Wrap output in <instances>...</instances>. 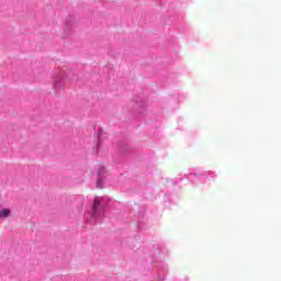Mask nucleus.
<instances>
[{
  "label": "nucleus",
  "instance_id": "f257e3e1",
  "mask_svg": "<svg viewBox=\"0 0 281 281\" xmlns=\"http://www.w3.org/2000/svg\"><path fill=\"white\" fill-rule=\"evenodd\" d=\"M111 200L106 198H94L93 204L91 206V212H87L83 215V218L88 225H93L94 223H100L104 216H106V210Z\"/></svg>",
  "mask_w": 281,
  "mask_h": 281
},
{
  "label": "nucleus",
  "instance_id": "f03ea898",
  "mask_svg": "<svg viewBox=\"0 0 281 281\" xmlns=\"http://www.w3.org/2000/svg\"><path fill=\"white\" fill-rule=\"evenodd\" d=\"M156 249V252L153 257L154 267L156 268V271L158 273V280L165 281L166 280V273L168 272V266L164 261H159L160 258H165L164 254H161V250L159 249V246H154Z\"/></svg>",
  "mask_w": 281,
  "mask_h": 281
},
{
  "label": "nucleus",
  "instance_id": "7ed1b4c3",
  "mask_svg": "<svg viewBox=\"0 0 281 281\" xmlns=\"http://www.w3.org/2000/svg\"><path fill=\"white\" fill-rule=\"evenodd\" d=\"M65 80H70V82H74L75 80H78V77L74 76L72 78H70L67 72H61L59 77L54 78L53 87L55 91H60V89H64Z\"/></svg>",
  "mask_w": 281,
  "mask_h": 281
},
{
  "label": "nucleus",
  "instance_id": "20e7f679",
  "mask_svg": "<svg viewBox=\"0 0 281 281\" xmlns=\"http://www.w3.org/2000/svg\"><path fill=\"white\" fill-rule=\"evenodd\" d=\"M132 111L133 113H136L137 115H146V101L142 99L140 97H137L132 102Z\"/></svg>",
  "mask_w": 281,
  "mask_h": 281
},
{
  "label": "nucleus",
  "instance_id": "39448f33",
  "mask_svg": "<svg viewBox=\"0 0 281 281\" xmlns=\"http://www.w3.org/2000/svg\"><path fill=\"white\" fill-rule=\"evenodd\" d=\"M106 175H108L106 168L102 165H99L97 167V176H98L97 188H103L104 181H106Z\"/></svg>",
  "mask_w": 281,
  "mask_h": 281
},
{
  "label": "nucleus",
  "instance_id": "423d86ee",
  "mask_svg": "<svg viewBox=\"0 0 281 281\" xmlns=\"http://www.w3.org/2000/svg\"><path fill=\"white\" fill-rule=\"evenodd\" d=\"M102 139H106V133H104L102 130H99L97 132V147H95L97 155L100 154V148H102Z\"/></svg>",
  "mask_w": 281,
  "mask_h": 281
},
{
  "label": "nucleus",
  "instance_id": "0eeeda50",
  "mask_svg": "<svg viewBox=\"0 0 281 281\" xmlns=\"http://www.w3.org/2000/svg\"><path fill=\"white\" fill-rule=\"evenodd\" d=\"M119 151L122 155H128V153H133V149L131 148V145L127 142H121L119 144Z\"/></svg>",
  "mask_w": 281,
  "mask_h": 281
},
{
  "label": "nucleus",
  "instance_id": "6e6552de",
  "mask_svg": "<svg viewBox=\"0 0 281 281\" xmlns=\"http://www.w3.org/2000/svg\"><path fill=\"white\" fill-rule=\"evenodd\" d=\"M75 23H76V19L74 18V15H70L67 18L66 30H65L66 34H69V32H71V29L74 27Z\"/></svg>",
  "mask_w": 281,
  "mask_h": 281
},
{
  "label": "nucleus",
  "instance_id": "1a4fd4ad",
  "mask_svg": "<svg viewBox=\"0 0 281 281\" xmlns=\"http://www.w3.org/2000/svg\"><path fill=\"white\" fill-rule=\"evenodd\" d=\"M136 221L138 223V229H146V223H144V214L142 212H138Z\"/></svg>",
  "mask_w": 281,
  "mask_h": 281
},
{
  "label": "nucleus",
  "instance_id": "9d476101",
  "mask_svg": "<svg viewBox=\"0 0 281 281\" xmlns=\"http://www.w3.org/2000/svg\"><path fill=\"white\" fill-rule=\"evenodd\" d=\"M12 214V210L8 207L0 209V218H8Z\"/></svg>",
  "mask_w": 281,
  "mask_h": 281
},
{
  "label": "nucleus",
  "instance_id": "9b49d317",
  "mask_svg": "<svg viewBox=\"0 0 281 281\" xmlns=\"http://www.w3.org/2000/svg\"><path fill=\"white\" fill-rule=\"evenodd\" d=\"M191 175H193L194 177H207V175H210V171H203V172H200V173H196V172H192Z\"/></svg>",
  "mask_w": 281,
  "mask_h": 281
}]
</instances>
